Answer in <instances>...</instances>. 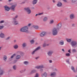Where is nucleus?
I'll list each match as a JSON object with an SVG mask.
<instances>
[{
  "mask_svg": "<svg viewBox=\"0 0 77 77\" xmlns=\"http://www.w3.org/2000/svg\"><path fill=\"white\" fill-rule=\"evenodd\" d=\"M73 71V72H74L75 73H76L77 72H76V71H75V68H74V67L72 66H71L70 68Z\"/></svg>",
  "mask_w": 77,
  "mask_h": 77,
  "instance_id": "nucleus-13",
  "label": "nucleus"
},
{
  "mask_svg": "<svg viewBox=\"0 0 77 77\" xmlns=\"http://www.w3.org/2000/svg\"><path fill=\"white\" fill-rule=\"evenodd\" d=\"M76 77H77V75H76L75 76Z\"/></svg>",
  "mask_w": 77,
  "mask_h": 77,
  "instance_id": "nucleus-62",
  "label": "nucleus"
},
{
  "mask_svg": "<svg viewBox=\"0 0 77 77\" xmlns=\"http://www.w3.org/2000/svg\"><path fill=\"white\" fill-rule=\"evenodd\" d=\"M53 3H55V1H54V0H53Z\"/></svg>",
  "mask_w": 77,
  "mask_h": 77,
  "instance_id": "nucleus-56",
  "label": "nucleus"
},
{
  "mask_svg": "<svg viewBox=\"0 0 77 77\" xmlns=\"http://www.w3.org/2000/svg\"><path fill=\"white\" fill-rule=\"evenodd\" d=\"M9 2H11L12 0H8Z\"/></svg>",
  "mask_w": 77,
  "mask_h": 77,
  "instance_id": "nucleus-59",
  "label": "nucleus"
},
{
  "mask_svg": "<svg viewBox=\"0 0 77 77\" xmlns=\"http://www.w3.org/2000/svg\"><path fill=\"white\" fill-rule=\"evenodd\" d=\"M55 71H57V69H55Z\"/></svg>",
  "mask_w": 77,
  "mask_h": 77,
  "instance_id": "nucleus-54",
  "label": "nucleus"
},
{
  "mask_svg": "<svg viewBox=\"0 0 77 77\" xmlns=\"http://www.w3.org/2000/svg\"><path fill=\"white\" fill-rule=\"evenodd\" d=\"M0 75H2L3 74V70H1V67H0ZM0 77L1 76H0Z\"/></svg>",
  "mask_w": 77,
  "mask_h": 77,
  "instance_id": "nucleus-21",
  "label": "nucleus"
},
{
  "mask_svg": "<svg viewBox=\"0 0 77 77\" xmlns=\"http://www.w3.org/2000/svg\"><path fill=\"white\" fill-rule=\"evenodd\" d=\"M56 75V72H53L51 73L50 75L51 77H54Z\"/></svg>",
  "mask_w": 77,
  "mask_h": 77,
  "instance_id": "nucleus-17",
  "label": "nucleus"
},
{
  "mask_svg": "<svg viewBox=\"0 0 77 77\" xmlns=\"http://www.w3.org/2000/svg\"><path fill=\"white\" fill-rule=\"evenodd\" d=\"M46 44H45V43H44V44H43V47H45L46 46Z\"/></svg>",
  "mask_w": 77,
  "mask_h": 77,
  "instance_id": "nucleus-42",
  "label": "nucleus"
},
{
  "mask_svg": "<svg viewBox=\"0 0 77 77\" xmlns=\"http://www.w3.org/2000/svg\"><path fill=\"white\" fill-rule=\"evenodd\" d=\"M31 26V24L30 23L28 24V26Z\"/></svg>",
  "mask_w": 77,
  "mask_h": 77,
  "instance_id": "nucleus-51",
  "label": "nucleus"
},
{
  "mask_svg": "<svg viewBox=\"0 0 77 77\" xmlns=\"http://www.w3.org/2000/svg\"><path fill=\"white\" fill-rule=\"evenodd\" d=\"M71 45L72 47H74L75 46L77 45V42L75 41H72L71 43Z\"/></svg>",
  "mask_w": 77,
  "mask_h": 77,
  "instance_id": "nucleus-5",
  "label": "nucleus"
},
{
  "mask_svg": "<svg viewBox=\"0 0 77 77\" xmlns=\"http://www.w3.org/2000/svg\"><path fill=\"white\" fill-rule=\"evenodd\" d=\"M32 9H35V8L34 7H33L32 8Z\"/></svg>",
  "mask_w": 77,
  "mask_h": 77,
  "instance_id": "nucleus-57",
  "label": "nucleus"
},
{
  "mask_svg": "<svg viewBox=\"0 0 77 77\" xmlns=\"http://www.w3.org/2000/svg\"><path fill=\"white\" fill-rule=\"evenodd\" d=\"M0 37L2 38H5V35L4 33H1L0 34Z\"/></svg>",
  "mask_w": 77,
  "mask_h": 77,
  "instance_id": "nucleus-16",
  "label": "nucleus"
},
{
  "mask_svg": "<svg viewBox=\"0 0 77 77\" xmlns=\"http://www.w3.org/2000/svg\"><path fill=\"white\" fill-rule=\"evenodd\" d=\"M16 65H14L13 66V68L14 70H16Z\"/></svg>",
  "mask_w": 77,
  "mask_h": 77,
  "instance_id": "nucleus-36",
  "label": "nucleus"
},
{
  "mask_svg": "<svg viewBox=\"0 0 77 77\" xmlns=\"http://www.w3.org/2000/svg\"><path fill=\"white\" fill-rule=\"evenodd\" d=\"M38 2V0H34L32 2V4L33 5H35Z\"/></svg>",
  "mask_w": 77,
  "mask_h": 77,
  "instance_id": "nucleus-22",
  "label": "nucleus"
},
{
  "mask_svg": "<svg viewBox=\"0 0 77 77\" xmlns=\"http://www.w3.org/2000/svg\"><path fill=\"white\" fill-rule=\"evenodd\" d=\"M49 63H52V60H49Z\"/></svg>",
  "mask_w": 77,
  "mask_h": 77,
  "instance_id": "nucleus-49",
  "label": "nucleus"
},
{
  "mask_svg": "<svg viewBox=\"0 0 77 77\" xmlns=\"http://www.w3.org/2000/svg\"><path fill=\"white\" fill-rule=\"evenodd\" d=\"M45 35H46V32L44 31L42 32V33L40 34V36H41V37H42L43 36H44Z\"/></svg>",
  "mask_w": 77,
  "mask_h": 77,
  "instance_id": "nucleus-12",
  "label": "nucleus"
},
{
  "mask_svg": "<svg viewBox=\"0 0 77 77\" xmlns=\"http://www.w3.org/2000/svg\"><path fill=\"white\" fill-rule=\"evenodd\" d=\"M24 3H25V2H22V3H23V4H24Z\"/></svg>",
  "mask_w": 77,
  "mask_h": 77,
  "instance_id": "nucleus-60",
  "label": "nucleus"
},
{
  "mask_svg": "<svg viewBox=\"0 0 77 77\" xmlns=\"http://www.w3.org/2000/svg\"><path fill=\"white\" fill-rule=\"evenodd\" d=\"M33 27H34V28H35V29H39V26H38L37 25H34L33 26Z\"/></svg>",
  "mask_w": 77,
  "mask_h": 77,
  "instance_id": "nucleus-28",
  "label": "nucleus"
},
{
  "mask_svg": "<svg viewBox=\"0 0 77 77\" xmlns=\"http://www.w3.org/2000/svg\"><path fill=\"white\" fill-rule=\"evenodd\" d=\"M20 58H21V56H20V55H17L16 57V59L18 60L20 59Z\"/></svg>",
  "mask_w": 77,
  "mask_h": 77,
  "instance_id": "nucleus-20",
  "label": "nucleus"
},
{
  "mask_svg": "<svg viewBox=\"0 0 77 77\" xmlns=\"http://www.w3.org/2000/svg\"><path fill=\"white\" fill-rule=\"evenodd\" d=\"M40 69H41L42 68H44V67L43 65H41V66H39Z\"/></svg>",
  "mask_w": 77,
  "mask_h": 77,
  "instance_id": "nucleus-32",
  "label": "nucleus"
},
{
  "mask_svg": "<svg viewBox=\"0 0 77 77\" xmlns=\"http://www.w3.org/2000/svg\"><path fill=\"white\" fill-rule=\"evenodd\" d=\"M17 42V40H14V42Z\"/></svg>",
  "mask_w": 77,
  "mask_h": 77,
  "instance_id": "nucleus-52",
  "label": "nucleus"
},
{
  "mask_svg": "<svg viewBox=\"0 0 77 77\" xmlns=\"http://www.w3.org/2000/svg\"><path fill=\"white\" fill-rule=\"evenodd\" d=\"M72 2L73 3H75V2H76V1L75 0H72Z\"/></svg>",
  "mask_w": 77,
  "mask_h": 77,
  "instance_id": "nucleus-44",
  "label": "nucleus"
},
{
  "mask_svg": "<svg viewBox=\"0 0 77 77\" xmlns=\"http://www.w3.org/2000/svg\"><path fill=\"white\" fill-rule=\"evenodd\" d=\"M48 20V17H45L43 19V21L44 22L45 21H47Z\"/></svg>",
  "mask_w": 77,
  "mask_h": 77,
  "instance_id": "nucleus-23",
  "label": "nucleus"
},
{
  "mask_svg": "<svg viewBox=\"0 0 77 77\" xmlns=\"http://www.w3.org/2000/svg\"><path fill=\"white\" fill-rule=\"evenodd\" d=\"M2 0H0V1H2Z\"/></svg>",
  "mask_w": 77,
  "mask_h": 77,
  "instance_id": "nucleus-63",
  "label": "nucleus"
},
{
  "mask_svg": "<svg viewBox=\"0 0 77 77\" xmlns=\"http://www.w3.org/2000/svg\"><path fill=\"white\" fill-rule=\"evenodd\" d=\"M59 44H60V45H64V41L63 40L59 42Z\"/></svg>",
  "mask_w": 77,
  "mask_h": 77,
  "instance_id": "nucleus-18",
  "label": "nucleus"
},
{
  "mask_svg": "<svg viewBox=\"0 0 77 77\" xmlns=\"http://www.w3.org/2000/svg\"><path fill=\"white\" fill-rule=\"evenodd\" d=\"M75 25V23H72V27H74Z\"/></svg>",
  "mask_w": 77,
  "mask_h": 77,
  "instance_id": "nucleus-43",
  "label": "nucleus"
},
{
  "mask_svg": "<svg viewBox=\"0 0 77 77\" xmlns=\"http://www.w3.org/2000/svg\"><path fill=\"white\" fill-rule=\"evenodd\" d=\"M66 40L68 42H71V39L67 38H66Z\"/></svg>",
  "mask_w": 77,
  "mask_h": 77,
  "instance_id": "nucleus-26",
  "label": "nucleus"
},
{
  "mask_svg": "<svg viewBox=\"0 0 77 77\" xmlns=\"http://www.w3.org/2000/svg\"><path fill=\"white\" fill-rule=\"evenodd\" d=\"M40 71L41 72H43V69H40Z\"/></svg>",
  "mask_w": 77,
  "mask_h": 77,
  "instance_id": "nucleus-45",
  "label": "nucleus"
},
{
  "mask_svg": "<svg viewBox=\"0 0 77 77\" xmlns=\"http://www.w3.org/2000/svg\"><path fill=\"white\" fill-rule=\"evenodd\" d=\"M53 53H54L53 51L52 50H50L48 52L47 54L48 56L51 57L52 56V55L53 54Z\"/></svg>",
  "mask_w": 77,
  "mask_h": 77,
  "instance_id": "nucleus-7",
  "label": "nucleus"
},
{
  "mask_svg": "<svg viewBox=\"0 0 77 77\" xmlns=\"http://www.w3.org/2000/svg\"><path fill=\"white\" fill-rule=\"evenodd\" d=\"M42 76V77H47V73L45 72L43 73L41 75Z\"/></svg>",
  "mask_w": 77,
  "mask_h": 77,
  "instance_id": "nucleus-15",
  "label": "nucleus"
},
{
  "mask_svg": "<svg viewBox=\"0 0 77 77\" xmlns=\"http://www.w3.org/2000/svg\"><path fill=\"white\" fill-rule=\"evenodd\" d=\"M54 23V20H50L49 22V24H53Z\"/></svg>",
  "mask_w": 77,
  "mask_h": 77,
  "instance_id": "nucleus-27",
  "label": "nucleus"
},
{
  "mask_svg": "<svg viewBox=\"0 0 77 77\" xmlns=\"http://www.w3.org/2000/svg\"><path fill=\"white\" fill-rule=\"evenodd\" d=\"M29 28L27 26H25L22 28L20 29V31L22 32H28V29Z\"/></svg>",
  "mask_w": 77,
  "mask_h": 77,
  "instance_id": "nucleus-1",
  "label": "nucleus"
},
{
  "mask_svg": "<svg viewBox=\"0 0 77 77\" xmlns=\"http://www.w3.org/2000/svg\"><path fill=\"white\" fill-rule=\"evenodd\" d=\"M4 27V26H0V29H2Z\"/></svg>",
  "mask_w": 77,
  "mask_h": 77,
  "instance_id": "nucleus-41",
  "label": "nucleus"
},
{
  "mask_svg": "<svg viewBox=\"0 0 77 77\" xmlns=\"http://www.w3.org/2000/svg\"><path fill=\"white\" fill-rule=\"evenodd\" d=\"M17 5L16 4L15 5H11V7H10V9H11L13 11H15V7L17 6Z\"/></svg>",
  "mask_w": 77,
  "mask_h": 77,
  "instance_id": "nucleus-6",
  "label": "nucleus"
},
{
  "mask_svg": "<svg viewBox=\"0 0 77 77\" xmlns=\"http://www.w3.org/2000/svg\"><path fill=\"white\" fill-rule=\"evenodd\" d=\"M30 42L31 43V44H33V42H34V41L33 40H32L30 41Z\"/></svg>",
  "mask_w": 77,
  "mask_h": 77,
  "instance_id": "nucleus-39",
  "label": "nucleus"
},
{
  "mask_svg": "<svg viewBox=\"0 0 77 77\" xmlns=\"http://www.w3.org/2000/svg\"><path fill=\"white\" fill-rule=\"evenodd\" d=\"M63 0L64 2H65V3H66V2H67V1H66V0Z\"/></svg>",
  "mask_w": 77,
  "mask_h": 77,
  "instance_id": "nucleus-46",
  "label": "nucleus"
},
{
  "mask_svg": "<svg viewBox=\"0 0 77 77\" xmlns=\"http://www.w3.org/2000/svg\"><path fill=\"white\" fill-rule=\"evenodd\" d=\"M68 52H69V53H71V50H69L68 51Z\"/></svg>",
  "mask_w": 77,
  "mask_h": 77,
  "instance_id": "nucleus-50",
  "label": "nucleus"
},
{
  "mask_svg": "<svg viewBox=\"0 0 77 77\" xmlns=\"http://www.w3.org/2000/svg\"><path fill=\"white\" fill-rule=\"evenodd\" d=\"M69 59L67 60H66V62L67 63L69 64Z\"/></svg>",
  "mask_w": 77,
  "mask_h": 77,
  "instance_id": "nucleus-35",
  "label": "nucleus"
},
{
  "mask_svg": "<svg viewBox=\"0 0 77 77\" xmlns=\"http://www.w3.org/2000/svg\"><path fill=\"white\" fill-rule=\"evenodd\" d=\"M72 51L73 52V53H75V52L76 51V49L73 48L72 49Z\"/></svg>",
  "mask_w": 77,
  "mask_h": 77,
  "instance_id": "nucleus-30",
  "label": "nucleus"
},
{
  "mask_svg": "<svg viewBox=\"0 0 77 77\" xmlns=\"http://www.w3.org/2000/svg\"><path fill=\"white\" fill-rule=\"evenodd\" d=\"M16 55V54H13L11 57V59H12L15 56V55Z\"/></svg>",
  "mask_w": 77,
  "mask_h": 77,
  "instance_id": "nucleus-37",
  "label": "nucleus"
},
{
  "mask_svg": "<svg viewBox=\"0 0 77 77\" xmlns=\"http://www.w3.org/2000/svg\"><path fill=\"white\" fill-rule=\"evenodd\" d=\"M5 10L6 11H9L10 9V8L8 7V6L7 5H5L4 7Z\"/></svg>",
  "mask_w": 77,
  "mask_h": 77,
  "instance_id": "nucleus-8",
  "label": "nucleus"
},
{
  "mask_svg": "<svg viewBox=\"0 0 77 77\" xmlns=\"http://www.w3.org/2000/svg\"><path fill=\"white\" fill-rule=\"evenodd\" d=\"M17 61H18L17 60H14V63H16V62H17Z\"/></svg>",
  "mask_w": 77,
  "mask_h": 77,
  "instance_id": "nucleus-48",
  "label": "nucleus"
},
{
  "mask_svg": "<svg viewBox=\"0 0 77 77\" xmlns=\"http://www.w3.org/2000/svg\"><path fill=\"white\" fill-rule=\"evenodd\" d=\"M58 33V29L56 28H54L52 30V34L53 35L55 36L57 35Z\"/></svg>",
  "mask_w": 77,
  "mask_h": 77,
  "instance_id": "nucleus-2",
  "label": "nucleus"
},
{
  "mask_svg": "<svg viewBox=\"0 0 77 77\" xmlns=\"http://www.w3.org/2000/svg\"><path fill=\"white\" fill-rule=\"evenodd\" d=\"M41 48V47H37L36 49H35L34 51L32 53V54H35V51H38V50H39Z\"/></svg>",
  "mask_w": 77,
  "mask_h": 77,
  "instance_id": "nucleus-10",
  "label": "nucleus"
},
{
  "mask_svg": "<svg viewBox=\"0 0 77 77\" xmlns=\"http://www.w3.org/2000/svg\"><path fill=\"white\" fill-rule=\"evenodd\" d=\"M18 17V15H16L15 16V18H14L13 19V21H12V23H13L14 24V25H17L18 24V22L17 21V20H16V18H17Z\"/></svg>",
  "mask_w": 77,
  "mask_h": 77,
  "instance_id": "nucleus-3",
  "label": "nucleus"
},
{
  "mask_svg": "<svg viewBox=\"0 0 77 77\" xmlns=\"http://www.w3.org/2000/svg\"><path fill=\"white\" fill-rule=\"evenodd\" d=\"M23 63L25 65H27V64H28L29 63V62H28V61H25L23 62Z\"/></svg>",
  "mask_w": 77,
  "mask_h": 77,
  "instance_id": "nucleus-31",
  "label": "nucleus"
},
{
  "mask_svg": "<svg viewBox=\"0 0 77 77\" xmlns=\"http://www.w3.org/2000/svg\"><path fill=\"white\" fill-rule=\"evenodd\" d=\"M24 9L26 11L27 14H31V12H32V11L30 10V7L26 8H24Z\"/></svg>",
  "mask_w": 77,
  "mask_h": 77,
  "instance_id": "nucleus-4",
  "label": "nucleus"
},
{
  "mask_svg": "<svg viewBox=\"0 0 77 77\" xmlns=\"http://www.w3.org/2000/svg\"><path fill=\"white\" fill-rule=\"evenodd\" d=\"M4 20H2V21H1V22H0V23H4Z\"/></svg>",
  "mask_w": 77,
  "mask_h": 77,
  "instance_id": "nucleus-47",
  "label": "nucleus"
},
{
  "mask_svg": "<svg viewBox=\"0 0 77 77\" xmlns=\"http://www.w3.org/2000/svg\"><path fill=\"white\" fill-rule=\"evenodd\" d=\"M36 72V70H33L30 73V74H33V73Z\"/></svg>",
  "mask_w": 77,
  "mask_h": 77,
  "instance_id": "nucleus-25",
  "label": "nucleus"
},
{
  "mask_svg": "<svg viewBox=\"0 0 77 77\" xmlns=\"http://www.w3.org/2000/svg\"><path fill=\"white\" fill-rule=\"evenodd\" d=\"M62 51H63V52H65V51H64V49H62Z\"/></svg>",
  "mask_w": 77,
  "mask_h": 77,
  "instance_id": "nucleus-53",
  "label": "nucleus"
},
{
  "mask_svg": "<svg viewBox=\"0 0 77 77\" xmlns=\"http://www.w3.org/2000/svg\"><path fill=\"white\" fill-rule=\"evenodd\" d=\"M70 54H69V53L66 54V56H67L68 57L69 56H70Z\"/></svg>",
  "mask_w": 77,
  "mask_h": 77,
  "instance_id": "nucleus-34",
  "label": "nucleus"
},
{
  "mask_svg": "<svg viewBox=\"0 0 77 77\" xmlns=\"http://www.w3.org/2000/svg\"><path fill=\"white\" fill-rule=\"evenodd\" d=\"M14 49H17L18 48V45H15L14 46Z\"/></svg>",
  "mask_w": 77,
  "mask_h": 77,
  "instance_id": "nucleus-24",
  "label": "nucleus"
},
{
  "mask_svg": "<svg viewBox=\"0 0 77 77\" xmlns=\"http://www.w3.org/2000/svg\"><path fill=\"white\" fill-rule=\"evenodd\" d=\"M35 68H37V69H40L39 66H38L35 67Z\"/></svg>",
  "mask_w": 77,
  "mask_h": 77,
  "instance_id": "nucleus-40",
  "label": "nucleus"
},
{
  "mask_svg": "<svg viewBox=\"0 0 77 77\" xmlns=\"http://www.w3.org/2000/svg\"><path fill=\"white\" fill-rule=\"evenodd\" d=\"M42 14H43V13H39L38 14H36L35 15V16L36 17V16H38V15H42Z\"/></svg>",
  "mask_w": 77,
  "mask_h": 77,
  "instance_id": "nucleus-33",
  "label": "nucleus"
},
{
  "mask_svg": "<svg viewBox=\"0 0 77 77\" xmlns=\"http://www.w3.org/2000/svg\"><path fill=\"white\" fill-rule=\"evenodd\" d=\"M26 45L27 44L26 43H23L22 44V46L23 47H26Z\"/></svg>",
  "mask_w": 77,
  "mask_h": 77,
  "instance_id": "nucleus-29",
  "label": "nucleus"
},
{
  "mask_svg": "<svg viewBox=\"0 0 77 77\" xmlns=\"http://www.w3.org/2000/svg\"><path fill=\"white\" fill-rule=\"evenodd\" d=\"M62 23H59L56 26L58 30H59V29L60 28H61V27H62Z\"/></svg>",
  "mask_w": 77,
  "mask_h": 77,
  "instance_id": "nucleus-9",
  "label": "nucleus"
},
{
  "mask_svg": "<svg viewBox=\"0 0 77 77\" xmlns=\"http://www.w3.org/2000/svg\"><path fill=\"white\" fill-rule=\"evenodd\" d=\"M11 38V37H8L6 38V40H9V39H10Z\"/></svg>",
  "mask_w": 77,
  "mask_h": 77,
  "instance_id": "nucleus-38",
  "label": "nucleus"
},
{
  "mask_svg": "<svg viewBox=\"0 0 77 77\" xmlns=\"http://www.w3.org/2000/svg\"><path fill=\"white\" fill-rule=\"evenodd\" d=\"M49 45V44H48L47 45L48 46V45Z\"/></svg>",
  "mask_w": 77,
  "mask_h": 77,
  "instance_id": "nucleus-61",
  "label": "nucleus"
},
{
  "mask_svg": "<svg viewBox=\"0 0 77 77\" xmlns=\"http://www.w3.org/2000/svg\"><path fill=\"white\" fill-rule=\"evenodd\" d=\"M38 58H39L38 57H36L35 58V59H38Z\"/></svg>",
  "mask_w": 77,
  "mask_h": 77,
  "instance_id": "nucleus-55",
  "label": "nucleus"
},
{
  "mask_svg": "<svg viewBox=\"0 0 77 77\" xmlns=\"http://www.w3.org/2000/svg\"><path fill=\"white\" fill-rule=\"evenodd\" d=\"M20 72H21V71H20Z\"/></svg>",
  "mask_w": 77,
  "mask_h": 77,
  "instance_id": "nucleus-64",
  "label": "nucleus"
},
{
  "mask_svg": "<svg viewBox=\"0 0 77 77\" xmlns=\"http://www.w3.org/2000/svg\"><path fill=\"white\" fill-rule=\"evenodd\" d=\"M57 5L58 7H61L62 6V3L61 2L59 1Z\"/></svg>",
  "mask_w": 77,
  "mask_h": 77,
  "instance_id": "nucleus-11",
  "label": "nucleus"
},
{
  "mask_svg": "<svg viewBox=\"0 0 77 77\" xmlns=\"http://www.w3.org/2000/svg\"><path fill=\"white\" fill-rule=\"evenodd\" d=\"M3 59L5 61V62L6 61V60H7V59H8V57H7V56L6 55H4L3 56Z\"/></svg>",
  "mask_w": 77,
  "mask_h": 77,
  "instance_id": "nucleus-19",
  "label": "nucleus"
},
{
  "mask_svg": "<svg viewBox=\"0 0 77 77\" xmlns=\"http://www.w3.org/2000/svg\"><path fill=\"white\" fill-rule=\"evenodd\" d=\"M2 49V47H0V51L1 50V49Z\"/></svg>",
  "mask_w": 77,
  "mask_h": 77,
  "instance_id": "nucleus-58",
  "label": "nucleus"
},
{
  "mask_svg": "<svg viewBox=\"0 0 77 77\" xmlns=\"http://www.w3.org/2000/svg\"><path fill=\"white\" fill-rule=\"evenodd\" d=\"M70 19H74L75 18V16L73 14H71L70 15Z\"/></svg>",
  "mask_w": 77,
  "mask_h": 77,
  "instance_id": "nucleus-14",
  "label": "nucleus"
}]
</instances>
